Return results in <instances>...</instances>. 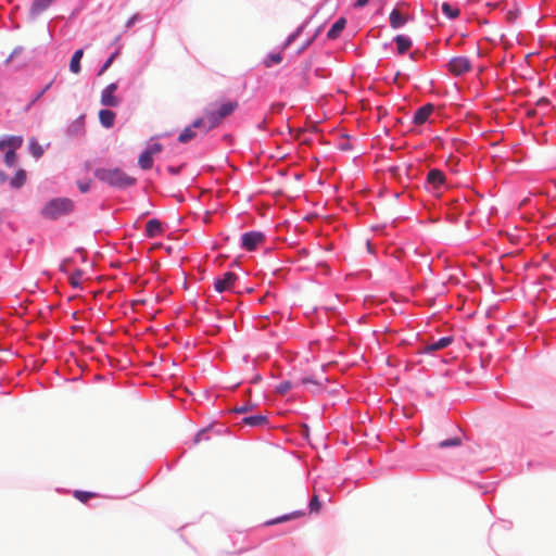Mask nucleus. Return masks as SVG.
<instances>
[{
  "instance_id": "obj_1",
  "label": "nucleus",
  "mask_w": 556,
  "mask_h": 556,
  "mask_svg": "<svg viewBox=\"0 0 556 556\" xmlns=\"http://www.w3.org/2000/svg\"><path fill=\"white\" fill-rule=\"evenodd\" d=\"M93 176L102 184L115 190H126L137 184V179L128 175L121 167H97Z\"/></svg>"
},
{
  "instance_id": "obj_2",
  "label": "nucleus",
  "mask_w": 556,
  "mask_h": 556,
  "mask_svg": "<svg viewBox=\"0 0 556 556\" xmlns=\"http://www.w3.org/2000/svg\"><path fill=\"white\" fill-rule=\"evenodd\" d=\"M74 202L70 198H53L45 203L40 210V215L50 220H56L74 211Z\"/></svg>"
},
{
  "instance_id": "obj_3",
  "label": "nucleus",
  "mask_w": 556,
  "mask_h": 556,
  "mask_svg": "<svg viewBox=\"0 0 556 556\" xmlns=\"http://www.w3.org/2000/svg\"><path fill=\"white\" fill-rule=\"evenodd\" d=\"M426 190L435 195L441 197L444 190L447 189L446 176L443 170L439 168H430L425 179Z\"/></svg>"
},
{
  "instance_id": "obj_4",
  "label": "nucleus",
  "mask_w": 556,
  "mask_h": 556,
  "mask_svg": "<svg viewBox=\"0 0 556 556\" xmlns=\"http://www.w3.org/2000/svg\"><path fill=\"white\" fill-rule=\"evenodd\" d=\"M266 235L261 230H250L243 232L240 237L239 247L245 252H254L257 248L265 243Z\"/></svg>"
},
{
  "instance_id": "obj_5",
  "label": "nucleus",
  "mask_w": 556,
  "mask_h": 556,
  "mask_svg": "<svg viewBox=\"0 0 556 556\" xmlns=\"http://www.w3.org/2000/svg\"><path fill=\"white\" fill-rule=\"evenodd\" d=\"M238 275L233 271H225L224 274L217 276L214 279V290L218 293H224L227 291H232L235 288L236 281L238 280Z\"/></svg>"
},
{
  "instance_id": "obj_6",
  "label": "nucleus",
  "mask_w": 556,
  "mask_h": 556,
  "mask_svg": "<svg viewBox=\"0 0 556 556\" xmlns=\"http://www.w3.org/2000/svg\"><path fill=\"white\" fill-rule=\"evenodd\" d=\"M471 68V62L467 56H453L447 63V70L454 76H462Z\"/></svg>"
},
{
  "instance_id": "obj_7",
  "label": "nucleus",
  "mask_w": 556,
  "mask_h": 556,
  "mask_svg": "<svg viewBox=\"0 0 556 556\" xmlns=\"http://www.w3.org/2000/svg\"><path fill=\"white\" fill-rule=\"evenodd\" d=\"M434 110H435V106L433 103H426V104L419 106L414 112V115L412 117V123L416 126L425 125L429 121V118L432 115V113L434 112Z\"/></svg>"
},
{
  "instance_id": "obj_8",
  "label": "nucleus",
  "mask_w": 556,
  "mask_h": 556,
  "mask_svg": "<svg viewBox=\"0 0 556 556\" xmlns=\"http://www.w3.org/2000/svg\"><path fill=\"white\" fill-rule=\"evenodd\" d=\"M454 341V337L453 336H445V337H442L431 343H428L426 344L420 353L421 354H427V355H431L433 354L434 352L439 351V350H443L447 346H450Z\"/></svg>"
},
{
  "instance_id": "obj_9",
  "label": "nucleus",
  "mask_w": 556,
  "mask_h": 556,
  "mask_svg": "<svg viewBox=\"0 0 556 556\" xmlns=\"http://www.w3.org/2000/svg\"><path fill=\"white\" fill-rule=\"evenodd\" d=\"M56 1L58 0H33L28 10V18L35 21Z\"/></svg>"
},
{
  "instance_id": "obj_10",
  "label": "nucleus",
  "mask_w": 556,
  "mask_h": 556,
  "mask_svg": "<svg viewBox=\"0 0 556 556\" xmlns=\"http://www.w3.org/2000/svg\"><path fill=\"white\" fill-rule=\"evenodd\" d=\"M117 85L112 83L108 85L101 92V104L108 108H116L119 104L118 99L115 97Z\"/></svg>"
},
{
  "instance_id": "obj_11",
  "label": "nucleus",
  "mask_w": 556,
  "mask_h": 556,
  "mask_svg": "<svg viewBox=\"0 0 556 556\" xmlns=\"http://www.w3.org/2000/svg\"><path fill=\"white\" fill-rule=\"evenodd\" d=\"M65 134L67 137L75 138L85 134V114L79 115L66 128Z\"/></svg>"
},
{
  "instance_id": "obj_12",
  "label": "nucleus",
  "mask_w": 556,
  "mask_h": 556,
  "mask_svg": "<svg viewBox=\"0 0 556 556\" xmlns=\"http://www.w3.org/2000/svg\"><path fill=\"white\" fill-rule=\"evenodd\" d=\"M241 424L251 428H263L269 425V419L267 415L263 414L249 415L241 419Z\"/></svg>"
},
{
  "instance_id": "obj_13",
  "label": "nucleus",
  "mask_w": 556,
  "mask_h": 556,
  "mask_svg": "<svg viewBox=\"0 0 556 556\" xmlns=\"http://www.w3.org/2000/svg\"><path fill=\"white\" fill-rule=\"evenodd\" d=\"M313 18V16H308L306 20H304L287 38L286 40L281 43V47L280 49L281 50H285L287 49L289 46H291V43H293L301 35L302 33L304 31V29L307 27V25L309 24L311 20Z\"/></svg>"
},
{
  "instance_id": "obj_14",
  "label": "nucleus",
  "mask_w": 556,
  "mask_h": 556,
  "mask_svg": "<svg viewBox=\"0 0 556 556\" xmlns=\"http://www.w3.org/2000/svg\"><path fill=\"white\" fill-rule=\"evenodd\" d=\"M23 144V137L22 136H15V135H9L3 136L0 139V150H4L8 148V150L16 151L20 149Z\"/></svg>"
},
{
  "instance_id": "obj_15",
  "label": "nucleus",
  "mask_w": 556,
  "mask_h": 556,
  "mask_svg": "<svg viewBox=\"0 0 556 556\" xmlns=\"http://www.w3.org/2000/svg\"><path fill=\"white\" fill-rule=\"evenodd\" d=\"M396 45V53L400 55L405 54L413 46V40L409 36L400 34L393 38Z\"/></svg>"
},
{
  "instance_id": "obj_16",
  "label": "nucleus",
  "mask_w": 556,
  "mask_h": 556,
  "mask_svg": "<svg viewBox=\"0 0 556 556\" xmlns=\"http://www.w3.org/2000/svg\"><path fill=\"white\" fill-rule=\"evenodd\" d=\"M163 233V226L162 223L157 218H152L147 222L146 229H144V236L147 238H156Z\"/></svg>"
},
{
  "instance_id": "obj_17",
  "label": "nucleus",
  "mask_w": 556,
  "mask_h": 556,
  "mask_svg": "<svg viewBox=\"0 0 556 556\" xmlns=\"http://www.w3.org/2000/svg\"><path fill=\"white\" fill-rule=\"evenodd\" d=\"M346 26V18L341 16L339 17L332 25L331 27L329 28V30L327 31V38L329 40H334L337 39L341 33L343 31V29L345 28Z\"/></svg>"
},
{
  "instance_id": "obj_18",
  "label": "nucleus",
  "mask_w": 556,
  "mask_h": 556,
  "mask_svg": "<svg viewBox=\"0 0 556 556\" xmlns=\"http://www.w3.org/2000/svg\"><path fill=\"white\" fill-rule=\"evenodd\" d=\"M389 21H390V26L393 29H400L406 24L407 17L405 15H403L396 9H393L389 15Z\"/></svg>"
},
{
  "instance_id": "obj_19",
  "label": "nucleus",
  "mask_w": 556,
  "mask_h": 556,
  "mask_svg": "<svg viewBox=\"0 0 556 556\" xmlns=\"http://www.w3.org/2000/svg\"><path fill=\"white\" fill-rule=\"evenodd\" d=\"M116 114L109 109H102L99 112V119L104 128H111L114 125Z\"/></svg>"
},
{
  "instance_id": "obj_20",
  "label": "nucleus",
  "mask_w": 556,
  "mask_h": 556,
  "mask_svg": "<svg viewBox=\"0 0 556 556\" xmlns=\"http://www.w3.org/2000/svg\"><path fill=\"white\" fill-rule=\"evenodd\" d=\"M204 115L206 117V129H214L216 128L220 123L222 118L217 115V111L215 109H207L204 111Z\"/></svg>"
},
{
  "instance_id": "obj_21",
  "label": "nucleus",
  "mask_w": 556,
  "mask_h": 556,
  "mask_svg": "<svg viewBox=\"0 0 556 556\" xmlns=\"http://www.w3.org/2000/svg\"><path fill=\"white\" fill-rule=\"evenodd\" d=\"M237 108H238V103L237 102L228 101V102L222 103L215 110L217 111V115L222 119H224L225 117H227L230 114H232Z\"/></svg>"
},
{
  "instance_id": "obj_22",
  "label": "nucleus",
  "mask_w": 556,
  "mask_h": 556,
  "mask_svg": "<svg viewBox=\"0 0 556 556\" xmlns=\"http://www.w3.org/2000/svg\"><path fill=\"white\" fill-rule=\"evenodd\" d=\"M84 56V50L83 49H77L72 58H71V61H70V71L74 74H78L80 73L81 71V65H80V61Z\"/></svg>"
},
{
  "instance_id": "obj_23",
  "label": "nucleus",
  "mask_w": 556,
  "mask_h": 556,
  "mask_svg": "<svg viewBox=\"0 0 556 556\" xmlns=\"http://www.w3.org/2000/svg\"><path fill=\"white\" fill-rule=\"evenodd\" d=\"M26 179H27L26 172L24 169H18V170H16L13 178L11 179L10 186L13 189H20L25 185Z\"/></svg>"
},
{
  "instance_id": "obj_24",
  "label": "nucleus",
  "mask_w": 556,
  "mask_h": 556,
  "mask_svg": "<svg viewBox=\"0 0 556 556\" xmlns=\"http://www.w3.org/2000/svg\"><path fill=\"white\" fill-rule=\"evenodd\" d=\"M28 151L37 160L40 159L45 153L43 148L40 146V143L35 137L29 139Z\"/></svg>"
},
{
  "instance_id": "obj_25",
  "label": "nucleus",
  "mask_w": 556,
  "mask_h": 556,
  "mask_svg": "<svg viewBox=\"0 0 556 556\" xmlns=\"http://www.w3.org/2000/svg\"><path fill=\"white\" fill-rule=\"evenodd\" d=\"M195 137H197V131H195V130H194L190 125H188L187 127H185V128L180 131V134H179V136H178L177 140H178V142H180V143H188V142H190L192 139H194Z\"/></svg>"
},
{
  "instance_id": "obj_26",
  "label": "nucleus",
  "mask_w": 556,
  "mask_h": 556,
  "mask_svg": "<svg viewBox=\"0 0 556 556\" xmlns=\"http://www.w3.org/2000/svg\"><path fill=\"white\" fill-rule=\"evenodd\" d=\"M138 164L143 170L150 169L153 166V155L146 150L142 151V153L139 155Z\"/></svg>"
},
{
  "instance_id": "obj_27",
  "label": "nucleus",
  "mask_w": 556,
  "mask_h": 556,
  "mask_svg": "<svg viewBox=\"0 0 556 556\" xmlns=\"http://www.w3.org/2000/svg\"><path fill=\"white\" fill-rule=\"evenodd\" d=\"M441 10L445 17H447L448 20H455L460 14L459 9L455 8L448 2H444L441 7Z\"/></svg>"
},
{
  "instance_id": "obj_28",
  "label": "nucleus",
  "mask_w": 556,
  "mask_h": 556,
  "mask_svg": "<svg viewBox=\"0 0 556 556\" xmlns=\"http://www.w3.org/2000/svg\"><path fill=\"white\" fill-rule=\"evenodd\" d=\"M282 54H281V50L280 51H277V52H270L268 53L264 61H263V64L266 66V67H271L273 65L275 64H279L282 62Z\"/></svg>"
},
{
  "instance_id": "obj_29",
  "label": "nucleus",
  "mask_w": 556,
  "mask_h": 556,
  "mask_svg": "<svg viewBox=\"0 0 556 556\" xmlns=\"http://www.w3.org/2000/svg\"><path fill=\"white\" fill-rule=\"evenodd\" d=\"M214 431L212 426L200 429L194 435L193 442L194 444L200 443L201 441H208L211 439V433Z\"/></svg>"
},
{
  "instance_id": "obj_30",
  "label": "nucleus",
  "mask_w": 556,
  "mask_h": 556,
  "mask_svg": "<svg viewBox=\"0 0 556 556\" xmlns=\"http://www.w3.org/2000/svg\"><path fill=\"white\" fill-rule=\"evenodd\" d=\"M122 51V48L118 47L117 49H115L111 54L110 56L104 61V63L100 66L99 68V72H98V75H102L105 71L109 70V67L112 65V63L114 62V60L119 55Z\"/></svg>"
},
{
  "instance_id": "obj_31",
  "label": "nucleus",
  "mask_w": 556,
  "mask_h": 556,
  "mask_svg": "<svg viewBox=\"0 0 556 556\" xmlns=\"http://www.w3.org/2000/svg\"><path fill=\"white\" fill-rule=\"evenodd\" d=\"M190 126L195 130V129H199L201 132L203 134H207L208 131H211V129H206L207 127V124H206V117L205 115L201 116V117H198L195 118L191 124Z\"/></svg>"
},
{
  "instance_id": "obj_32",
  "label": "nucleus",
  "mask_w": 556,
  "mask_h": 556,
  "mask_svg": "<svg viewBox=\"0 0 556 556\" xmlns=\"http://www.w3.org/2000/svg\"><path fill=\"white\" fill-rule=\"evenodd\" d=\"M462 444V439L458 437L450 438L442 440L438 443L439 448H448L459 446Z\"/></svg>"
},
{
  "instance_id": "obj_33",
  "label": "nucleus",
  "mask_w": 556,
  "mask_h": 556,
  "mask_svg": "<svg viewBox=\"0 0 556 556\" xmlns=\"http://www.w3.org/2000/svg\"><path fill=\"white\" fill-rule=\"evenodd\" d=\"M52 84H53V80L48 83L41 90L34 93L31 96V99H30V102H29L27 109H29L31 105H34L36 102H38L43 97V94L51 88Z\"/></svg>"
},
{
  "instance_id": "obj_34",
  "label": "nucleus",
  "mask_w": 556,
  "mask_h": 556,
  "mask_svg": "<svg viewBox=\"0 0 556 556\" xmlns=\"http://www.w3.org/2000/svg\"><path fill=\"white\" fill-rule=\"evenodd\" d=\"M83 277V271L81 269H76L70 277V285L74 288V289H81V282H80V279Z\"/></svg>"
},
{
  "instance_id": "obj_35",
  "label": "nucleus",
  "mask_w": 556,
  "mask_h": 556,
  "mask_svg": "<svg viewBox=\"0 0 556 556\" xmlns=\"http://www.w3.org/2000/svg\"><path fill=\"white\" fill-rule=\"evenodd\" d=\"M96 494L89 491H80L76 490L74 491V497L80 501L81 503H87L88 500L91 497H94Z\"/></svg>"
},
{
  "instance_id": "obj_36",
  "label": "nucleus",
  "mask_w": 556,
  "mask_h": 556,
  "mask_svg": "<svg viewBox=\"0 0 556 556\" xmlns=\"http://www.w3.org/2000/svg\"><path fill=\"white\" fill-rule=\"evenodd\" d=\"M321 508V502L318 495H314L308 503L309 513H318Z\"/></svg>"
},
{
  "instance_id": "obj_37",
  "label": "nucleus",
  "mask_w": 556,
  "mask_h": 556,
  "mask_svg": "<svg viewBox=\"0 0 556 556\" xmlns=\"http://www.w3.org/2000/svg\"><path fill=\"white\" fill-rule=\"evenodd\" d=\"M143 16L140 13L132 14L125 24V33L130 29L136 23L142 21Z\"/></svg>"
},
{
  "instance_id": "obj_38",
  "label": "nucleus",
  "mask_w": 556,
  "mask_h": 556,
  "mask_svg": "<svg viewBox=\"0 0 556 556\" xmlns=\"http://www.w3.org/2000/svg\"><path fill=\"white\" fill-rule=\"evenodd\" d=\"M291 388H292L291 381L286 380V381H281L279 384H277L276 391L279 394L285 395L291 390Z\"/></svg>"
},
{
  "instance_id": "obj_39",
  "label": "nucleus",
  "mask_w": 556,
  "mask_h": 556,
  "mask_svg": "<svg viewBox=\"0 0 556 556\" xmlns=\"http://www.w3.org/2000/svg\"><path fill=\"white\" fill-rule=\"evenodd\" d=\"M302 515H304L302 511L296 510V511H293L292 514L283 515L281 517H278V518L271 520V521H268L267 525H274V523L287 521V520L291 519L294 516H302Z\"/></svg>"
},
{
  "instance_id": "obj_40",
  "label": "nucleus",
  "mask_w": 556,
  "mask_h": 556,
  "mask_svg": "<svg viewBox=\"0 0 556 556\" xmlns=\"http://www.w3.org/2000/svg\"><path fill=\"white\" fill-rule=\"evenodd\" d=\"M162 144L160 142H149L147 148L144 149L150 154L154 155L162 151Z\"/></svg>"
},
{
  "instance_id": "obj_41",
  "label": "nucleus",
  "mask_w": 556,
  "mask_h": 556,
  "mask_svg": "<svg viewBox=\"0 0 556 556\" xmlns=\"http://www.w3.org/2000/svg\"><path fill=\"white\" fill-rule=\"evenodd\" d=\"M16 160V153L13 150H7L4 154V162L8 166H13Z\"/></svg>"
},
{
  "instance_id": "obj_42",
  "label": "nucleus",
  "mask_w": 556,
  "mask_h": 556,
  "mask_svg": "<svg viewBox=\"0 0 556 556\" xmlns=\"http://www.w3.org/2000/svg\"><path fill=\"white\" fill-rule=\"evenodd\" d=\"M77 187L81 193H87L91 188V181L90 180H86V181L78 180Z\"/></svg>"
},
{
  "instance_id": "obj_43",
  "label": "nucleus",
  "mask_w": 556,
  "mask_h": 556,
  "mask_svg": "<svg viewBox=\"0 0 556 556\" xmlns=\"http://www.w3.org/2000/svg\"><path fill=\"white\" fill-rule=\"evenodd\" d=\"M315 37H316V34H315L312 38H309V39L305 40V41L302 43V46L299 48V50H298V52H296V53H298V54L303 53V52H304V51H305V50H306V49H307V48H308V47L314 42Z\"/></svg>"
},
{
  "instance_id": "obj_44",
  "label": "nucleus",
  "mask_w": 556,
  "mask_h": 556,
  "mask_svg": "<svg viewBox=\"0 0 556 556\" xmlns=\"http://www.w3.org/2000/svg\"><path fill=\"white\" fill-rule=\"evenodd\" d=\"M251 409H252V405H250V404H244V405H242V406L235 407V408L232 409V412H233L235 414H245V413H248V412H249V410H251Z\"/></svg>"
},
{
  "instance_id": "obj_45",
  "label": "nucleus",
  "mask_w": 556,
  "mask_h": 556,
  "mask_svg": "<svg viewBox=\"0 0 556 556\" xmlns=\"http://www.w3.org/2000/svg\"><path fill=\"white\" fill-rule=\"evenodd\" d=\"M181 168L182 166H174V165H168L166 167L167 172L172 175V176H177L180 174L181 172Z\"/></svg>"
},
{
  "instance_id": "obj_46",
  "label": "nucleus",
  "mask_w": 556,
  "mask_h": 556,
  "mask_svg": "<svg viewBox=\"0 0 556 556\" xmlns=\"http://www.w3.org/2000/svg\"><path fill=\"white\" fill-rule=\"evenodd\" d=\"M536 105L540 108H545L551 105V100L546 97H542L538 100Z\"/></svg>"
},
{
  "instance_id": "obj_47",
  "label": "nucleus",
  "mask_w": 556,
  "mask_h": 556,
  "mask_svg": "<svg viewBox=\"0 0 556 556\" xmlns=\"http://www.w3.org/2000/svg\"><path fill=\"white\" fill-rule=\"evenodd\" d=\"M458 162L459 160L453 155H450L446 160V164L450 165L452 169L458 165Z\"/></svg>"
},
{
  "instance_id": "obj_48",
  "label": "nucleus",
  "mask_w": 556,
  "mask_h": 556,
  "mask_svg": "<svg viewBox=\"0 0 556 556\" xmlns=\"http://www.w3.org/2000/svg\"><path fill=\"white\" fill-rule=\"evenodd\" d=\"M369 0H355L353 7L355 9H362L368 4Z\"/></svg>"
},
{
  "instance_id": "obj_49",
  "label": "nucleus",
  "mask_w": 556,
  "mask_h": 556,
  "mask_svg": "<svg viewBox=\"0 0 556 556\" xmlns=\"http://www.w3.org/2000/svg\"><path fill=\"white\" fill-rule=\"evenodd\" d=\"M339 149L342 151H350L353 149V146L349 141H346L344 143H340Z\"/></svg>"
},
{
  "instance_id": "obj_50",
  "label": "nucleus",
  "mask_w": 556,
  "mask_h": 556,
  "mask_svg": "<svg viewBox=\"0 0 556 556\" xmlns=\"http://www.w3.org/2000/svg\"><path fill=\"white\" fill-rule=\"evenodd\" d=\"M121 39H122V34L117 35V36L113 39V41H112L111 46L116 47V49H117L118 47H121V48H122V46L119 45Z\"/></svg>"
},
{
  "instance_id": "obj_51",
  "label": "nucleus",
  "mask_w": 556,
  "mask_h": 556,
  "mask_svg": "<svg viewBox=\"0 0 556 556\" xmlns=\"http://www.w3.org/2000/svg\"><path fill=\"white\" fill-rule=\"evenodd\" d=\"M402 77V74L400 72H397L394 77H393V84H396L399 85L400 84V78Z\"/></svg>"
},
{
  "instance_id": "obj_52",
  "label": "nucleus",
  "mask_w": 556,
  "mask_h": 556,
  "mask_svg": "<svg viewBox=\"0 0 556 556\" xmlns=\"http://www.w3.org/2000/svg\"><path fill=\"white\" fill-rule=\"evenodd\" d=\"M480 489L483 490V493H489L493 490V488H491V484L486 485V486H480Z\"/></svg>"
},
{
  "instance_id": "obj_53",
  "label": "nucleus",
  "mask_w": 556,
  "mask_h": 556,
  "mask_svg": "<svg viewBox=\"0 0 556 556\" xmlns=\"http://www.w3.org/2000/svg\"><path fill=\"white\" fill-rule=\"evenodd\" d=\"M223 431H226L223 426H220V429L214 431L216 434H220Z\"/></svg>"
},
{
  "instance_id": "obj_54",
  "label": "nucleus",
  "mask_w": 556,
  "mask_h": 556,
  "mask_svg": "<svg viewBox=\"0 0 556 556\" xmlns=\"http://www.w3.org/2000/svg\"><path fill=\"white\" fill-rule=\"evenodd\" d=\"M497 527H498L497 525H493L491 527V532L494 533L496 531Z\"/></svg>"
},
{
  "instance_id": "obj_55",
  "label": "nucleus",
  "mask_w": 556,
  "mask_h": 556,
  "mask_svg": "<svg viewBox=\"0 0 556 556\" xmlns=\"http://www.w3.org/2000/svg\"><path fill=\"white\" fill-rule=\"evenodd\" d=\"M409 58H410L412 60H414V59H415V52H412V53L409 54Z\"/></svg>"
},
{
  "instance_id": "obj_56",
  "label": "nucleus",
  "mask_w": 556,
  "mask_h": 556,
  "mask_svg": "<svg viewBox=\"0 0 556 556\" xmlns=\"http://www.w3.org/2000/svg\"><path fill=\"white\" fill-rule=\"evenodd\" d=\"M60 270L64 271L63 264L60 266Z\"/></svg>"
},
{
  "instance_id": "obj_57",
  "label": "nucleus",
  "mask_w": 556,
  "mask_h": 556,
  "mask_svg": "<svg viewBox=\"0 0 556 556\" xmlns=\"http://www.w3.org/2000/svg\"><path fill=\"white\" fill-rule=\"evenodd\" d=\"M555 78H556V71H555Z\"/></svg>"
}]
</instances>
